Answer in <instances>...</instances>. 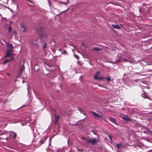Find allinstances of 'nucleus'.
Here are the masks:
<instances>
[{"instance_id":"1","label":"nucleus","mask_w":152,"mask_h":152,"mask_svg":"<svg viewBox=\"0 0 152 152\" xmlns=\"http://www.w3.org/2000/svg\"><path fill=\"white\" fill-rule=\"evenodd\" d=\"M44 85L47 88H50L55 86L54 83L51 82L50 80H46L44 82Z\"/></svg>"},{"instance_id":"2","label":"nucleus","mask_w":152,"mask_h":152,"mask_svg":"<svg viewBox=\"0 0 152 152\" xmlns=\"http://www.w3.org/2000/svg\"><path fill=\"white\" fill-rule=\"evenodd\" d=\"M44 66L46 68L48 69L49 70H53L55 69L54 66L53 64L49 63H45Z\"/></svg>"},{"instance_id":"3","label":"nucleus","mask_w":152,"mask_h":152,"mask_svg":"<svg viewBox=\"0 0 152 152\" xmlns=\"http://www.w3.org/2000/svg\"><path fill=\"white\" fill-rule=\"evenodd\" d=\"M86 142L93 145H95L97 142V140H96L95 138H94L92 140L90 138H88L86 140Z\"/></svg>"},{"instance_id":"4","label":"nucleus","mask_w":152,"mask_h":152,"mask_svg":"<svg viewBox=\"0 0 152 152\" xmlns=\"http://www.w3.org/2000/svg\"><path fill=\"white\" fill-rule=\"evenodd\" d=\"M99 73L100 72L99 71H97L96 72L94 76V79L103 80L104 79V78L103 77L99 76Z\"/></svg>"},{"instance_id":"5","label":"nucleus","mask_w":152,"mask_h":152,"mask_svg":"<svg viewBox=\"0 0 152 152\" xmlns=\"http://www.w3.org/2000/svg\"><path fill=\"white\" fill-rule=\"evenodd\" d=\"M121 118L124 121L127 122H131L132 121V120L129 118L127 116H124L121 117Z\"/></svg>"},{"instance_id":"6","label":"nucleus","mask_w":152,"mask_h":152,"mask_svg":"<svg viewBox=\"0 0 152 152\" xmlns=\"http://www.w3.org/2000/svg\"><path fill=\"white\" fill-rule=\"evenodd\" d=\"M142 92H143V93L141 94V96L142 97L145 98H147L148 99H150L151 100V99L149 97H148L146 94L145 93V91L144 90H142Z\"/></svg>"},{"instance_id":"7","label":"nucleus","mask_w":152,"mask_h":152,"mask_svg":"<svg viewBox=\"0 0 152 152\" xmlns=\"http://www.w3.org/2000/svg\"><path fill=\"white\" fill-rule=\"evenodd\" d=\"M12 55V53H10V52L7 53V52H6V54L5 56V58L8 57H11V60H13V58L12 57H11Z\"/></svg>"},{"instance_id":"8","label":"nucleus","mask_w":152,"mask_h":152,"mask_svg":"<svg viewBox=\"0 0 152 152\" xmlns=\"http://www.w3.org/2000/svg\"><path fill=\"white\" fill-rule=\"evenodd\" d=\"M20 26L21 27V29L22 31L23 32H25L26 31L25 28V25L24 23H21Z\"/></svg>"},{"instance_id":"9","label":"nucleus","mask_w":152,"mask_h":152,"mask_svg":"<svg viewBox=\"0 0 152 152\" xmlns=\"http://www.w3.org/2000/svg\"><path fill=\"white\" fill-rule=\"evenodd\" d=\"M6 45L8 48H13V47L12 43H9V42L6 43Z\"/></svg>"},{"instance_id":"10","label":"nucleus","mask_w":152,"mask_h":152,"mask_svg":"<svg viewBox=\"0 0 152 152\" xmlns=\"http://www.w3.org/2000/svg\"><path fill=\"white\" fill-rule=\"evenodd\" d=\"M91 113L94 116L96 117H99L101 118H102L101 115H99V114L96 113L95 112H91Z\"/></svg>"},{"instance_id":"11","label":"nucleus","mask_w":152,"mask_h":152,"mask_svg":"<svg viewBox=\"0 0 152 152\" xmlns=\"http://www.w3.org/2000/svg\"><path fill=\"white\" fill-rule=\"evenodd\" d=\"M112 26L113 28H115L120 29L121 28L118 25H115L114 24H112Z\"/></svg>"},{"instance_id":"12","label":"nucleus","mask_w":152,"mask_h":152,"mask_svg":"<svg viewBox=\"0 0 152 152\" xmlns=\"http://www.w3.org/2000/svg\"><path fill=\"white\" fill-rule=\"evenodd\" d=\"M11 133L13 134V139H15L17 137V133H15V132H13V131L11 132Z\"/></svg>"},{"instance_id":"13","label":"nucleus","mask_w":152,"mask_h":152,"mask_svg":"<svg viewBox=\"0 0 152 152\" xmlns=\"http://www.w3.org/2000/svg\"><path fill=\"white\" fill-rule=\"evenodd\" d=\"M110 120L114 123H115V119L113 118H109Z\"/></svg>"},{"instance_id":"14","label":"nucleus","mask_w":152,"mask_h":152,"mask_svg":"<svg viewBox=\"0 0 152 152\" xmlns=\"http://www.w3.org/2000/svg\"><path fill=\"white\" fill-rule=\"evenodd\" d=\"M25 69V67H23V66H21L20 68V73L21 74V73Z\"/></svg>"},{"instance_id":"15","label":"nucleus","mask_w":152,"mask_h":152,"mask_svg":"<svg viewBox=\"0 0 152 152\" xmlns=\"http://www.w3.org/2000/svg\"><path fill=\"white\" fill-rule=\"evenodd\" d=\"M12 27L11 26H10L8 28V35H10L11 33V30Z\"/></svg>"},{"instance_id":"16","label":"nucleus","mask_w":152,"mask_h":152,"mask_svg":"<svg viewBox=\"0 0 152 152\" xmlns=\"http://www.w3.org/2000/svg\"><path fill=\"white\" fill-rule=\"evenodd\" d=\"M116 146L118 149H119L122 146V144H117L116 143Z\"/></svg>"},{"instance_id":"17","label":"nucleus","mask_w":152,"mask_h":152,"mask_svg":"<svg viewBox=\"0 0 152 152\" xmlns=\"http://www.w3.org/2000/svg\"><path fill=\"white\" fill-rule=\"evenodd\" d=\"M12 49L13 48H8L6 52L12 53Z\"/></svg>"},{"instance_id":"18","label":"nucleus","mask_w":152,"mask_h":152,"mask_svg":"<svg viewBox=\"0 0 152 152\" xmlns=\"http://www.w3.org/2000/svg\"><path fill=\"white\" fill-rule=\"evenodd\" d=\"M55 120L58 121L59 119V116L58 115H55Z\"/></svg>"},{"instance_id":"19","label":"nucleus","mask_w":152,"mask_h":152,"mask_svg":"<svg viewBox=\"0 0 152 152\" xmlns=\"http://www.w3.org/2000/svg\"><path fill=\"white\" fill-rule=\"evenodd\" d=\"M11 61V60L9 59H7L5 60L4 62V64H6L7 63H8L9 61Z\"/></svg>"},{"instance_id":"20","label":"nucleus","mask_w":152,"mask_h":152,"mask_svg":"<svg viewBox=\"0 0 152 152\" xmlns=\"http://www.w3.org/2000/svg\"><path fill=\"white\" fill-rule=\"evenodd\" d=\"M93 50H95L96 51H99L102 50V49L99 48H95L94 49H93Z\"/></svg>"},{"instance_id":"21","label":"nucleus","mask_w":152,"mask_h":152,"mask_svg":"<svg viewBox=\"0 0 152 152\" xmlns=\"http://www.w3.org/2000/svg\"><path fill=\"white\" fill-rule=\"evenodd\" d=\"M104 79H106L108 82L110 81L111 80V78L110 77H106L104 78Z\"/></svg>"},{"instance_id":"22","label":"nucleus","mask_w":152,"mask_h":152,"mask_svg":"<svg viewBox=\"0 0 152 152\" xmlns=\"http://www.w3.org/2000/svg\"><path fill=\"white\" fill-rule=\"evenodd\" d=\"M147 132L148 133H149V134H151L152 132V131L150 130L149 129H148L147 130Z\"/></svg>"},{"instance_id":"23","label":"nucleus","mask_w":152,"mask_h":152,"mask_svg":"<svg viewBox=\"0 0 152 152\" xmlns=\"http://www.w3.org/2000/svg\"><path fill=\"white\" fill-rule=\"evenodd\" d=\"M58 121H56L55 120V121H54V124L55 125L57 124L58 123Z\"/></svg>"},{"instance_id":"24","label":"nucleus","mask_w":152,"mask_h":152,"mask_svg":"<svg viewBox=\"0 0 152 152\" xmlns=\"http://www.w3.org/2000/svg\"><path fill=\"white\" fill-rule=\"evenodd\" d=\"M62 53L64 54H66L67 53V51L65 50H63V51L62 52Z\"/></svg>"},{"instance_id":"25","label":"nucleus","mask_w":152,"mask_h":152,"mask_svg":"<svg viewBox=\"0 0 152 152\" xmlns=\"http://www.w3.org/2000/svg\"><path fill=\"white\" fill-rule=\"evenodd\" d=\"M44 140H41L40 141V142L41 143V144H42L44 142Z\"/></svg>"},{"instance_id":"26","label":"nucleus","mask_w":152,"mask_h":152,"mask_svg":"<svg viewBox=\"0 0 152 152\" xmlns=\"http://www.w3.org/2000/svg\"><path fill=\"white\" fill-rule=\"evenodd\" d=\"M109 137L110 140V142H111V141H113V140H112V138H111V136L110 135L109 136Z\"/></svg>"},{"instance_id":"27","label":"nucleus","mask_w":152,"mask_h":152,"mask_svg":"<svg viewBox=\"0 0 152 152\" xmlns=\"http://www.w3.org/2000/svg\"><path fill=\"white\" fill-rule=\"evenodd\" d=\"M47 45V43H46L45 44L44 46H43V49H45V48H46V46Z\"/></svg>"},{"instance_id":"28","label":"nucleus","mask_w":152,"mask_h":152,"mask_svg":"<svg viewBox=\"0 0 152 152\" xmlns=\"http://www.w3.org/2000/svg\"><path fill=\"white\" fill-rule=\"evenodd\" d=\"M123 60L124 61H126V62H128L129 61L127 60H126V59H125V58H123Z\"/></svg>"},{"instance_id":"29","label":"nucleus","mask_w":152,"mask_h":152,"mask_svg":"<svg viewBox=\"0 0 152 152\" xmlns=\"http://www.w3.org/2000/svg\"><path fill=\"white\" fill-rule=\"evenodd\" d=\"M152 69H149V70H147V72H151L152 71Z\"/></svg>"},{"instance_id":"30","label":"nucleus","mask_w":152,"mask_h":152,"mask_svg":"<svg viewBox=\"0 0 152 152\" xmlns=\"http://www.w3.org/2000/svg\"><path fill=\"white\" fill-rule=\"evenodd\" d=\"M7 74L8 75L10 76V74L9 73H7Z\"/></svg>"},{"instance_id":"31","label":"nucleus","mask_w":152,"mask_h":152,"mask_svg":"<svg viewBox=\"0 0 152 152\" xmlns=\"http://www.w3.org/2000/svg\"><path fill=\"white\" fill-rule=\"evenodd\" d=\"M22 66H23V67H25V66H24V64H23L22 65Z\"/></svg>"},{"instance_id":"32","label":"nucleus","mask_w":152,"mask_h":152,"mask_svg":"<svg viewBox=\"0 0 152 152\" xmlns=\"http://www.w3.org/2000/svg\"><path fill=\"white\" fill-rule=\"evenodd\" d=\"M85 139V138L84 137H83L82 138V140H84Z\"/></svg>"},{"instance_id":"33","label":"nucleus","mask_w":152,"mask_h":152,"mask_svg":"<svg viewBox=\"0 0 152 152\" xmlns=\"http://www.w3.org/2000/svg\"><path fill=\"white\" fill-rule=\"evenodd\" d=\"M34 69H35V71H36V69H35V67L34 68ZM37 70H38V69H37V70H37Z\"/></svg>"},{"instance_id":"34","label":"nucleus","mask_w":152,"mask_h":152,"mask_svg":"<svg viewBox=\"0 0 152 152\" xmlns=\"http://www.w3.org/2000/svg\"><path fill=\"white\" fill-rule=\"evenodd\" d=\"M150 134H152V132H151V133Z\"/></svg>"},{"instance_id":"35","label":"nucleus","mask_w":152,"mask_h":152,"mask_svg":"<svg viewBox=\"0 0 152 152\" xmlns=\"http://www.w3.org/2000/svg\"><path fill=\"white\" fill-rule=\"evenodd\" d=\"M14 33H15V34H16V32L15 31H14Z\"/></svg>"},{"instance_id":"36","label":"nucleus","mask_w":152,"mask_h":152,"mask_svg":"<svg viewBox=\"0 0 152 152\" xmlns=\"http://www.w3.org/2000/svg\"><path fill=\"white\" fill-rule=\"evenodd\" d=\"M37 66V64H36L35 65V66Z\"/></svg>"}]
</instances>
